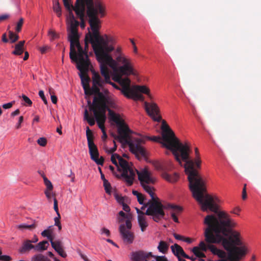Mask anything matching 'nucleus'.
<instances>
[{
    "label": "nucleus",
    "mask_w": 261,
    "mask_h": 261,
    "mask_svg": "<svg viewBox=\"0 0 261 261\" xmlns=\"http://www.w3.org/2000/svg\"><path fill=\"white\" fill-rule=\"evenodd\" d=\"M163 137L165 142L164 145L172 151L176 161L180 165H181V159L185 162L184 167L188 175L189 189L193 197L200 204L201 210L203 211L210 210L218 217V213L220 212H218V206L214 198L206 193V181L198 171V169L201 168L202 162L198 149L195 148V159H190V146L187 143H180L171 129H168Z\"/></svg>",
    "instance_id": "obj_1"
},
{
    "label": "nucleus",
    "mask_w": 261,
    "mask_h": 261,
    "mask_svg": "<svg viewBox=\"0 0 261 261\" xmlns=\"http://www.w3.org/2000/svg\"><path fill=\"white\" fill-rule=\"evenodd\" d=\"M102 96L103 97L101 99L98 97V94L95 96L92 103L90 100L88 101V106L95 109H96V105L103 106L105 113L107 110L109 112V117L110 121L115 123L117 126L118 135H113L114 139L119 140L123 144L128 145L130 151L135 154L139 160L145 158L146 156V151L141 146L143 140L140 138H132L130 137L129 135L132 131L128 125L125 123L119 114L115 113L109 108L115 109L116 106L115 102L103 93Z\"/></svg>",
    "instance_id": "obj_2"
},
{
    "label": "nucleus",
    "mask_w": 261,
    "mask_h": 261,
    "mask_svg": "<svg viewBox=\"0 0 261 261\" xmlns=\"http://www.w3.org/2000/svg\"><path fill=\"white\" fill-rule=\"evenodd\" d=\"M97 12L94 8H89L88 16L89 23L92 30V33L89 32L86 35L85 38V49L83 52L88 57L89 43L92 45L93 49L98 62L100 63L109 55V53L114 50V47L108 45V40H105L100 35L99 29L100 27V20L95 14Z\"/></svg>",
    "instance_id": "obj_3"
},
{
    "label": "nucleus",
    "mask_w": 261,
    "mask_h": 261,
    "mask_svg": "<svg viewBox=\"0 0 261 261\" xmlns=\"http://www.w3.org/2000/svg\"><path fill=\"white\" fill-rule=\"evenodd\" d=\"M116 60L109 55L100 63V68L102 65L109 66L113 70L112 73L113 80L118 83L121 86V91L126 97H130L129 92L131 91L130 80L128 77L123 79V75H137V71L134 69L131 59L125 56H118Z\"/></svg>",
    "instance_id": "obj_4"
},
{
    "label": "nucleus",
    "mask_w": 261,
    "mask_h": 261,
    "mask_svg": "<svg viewBox=\"0 0 261 261\" xmlns=\"http://www.w3.org/2000/svg\"><path fill=\"white\" fill-rule=\"evenodd\" d=\"M76 63V67L80 71V76L85 93L87 95L98 94V97L101 99L103 97L102 93L100 91L99 87H102L104 85V81L98 73L93 71L92 72V86L90 88L89 82L90 79L87 74L88 71L90 62L89 57L84 53L75 55V59L71 60Z\"/></svg>",
    "instance_id": "obj_5"
},
{
    "label": "nucleus",
    "mask_w": 261,
    "mask_h": 261,
    "mask_svg": "<svg viewBox=\"0 0 261 261\" xmlns=\"http://www.w3.org/2000/svg\"><path fill=\"white\" fill-rule=\"evenodd\" d=\"M138 178L144 190L149 194L151 199L149 200V207L145 212L146 215L150 216L156 222H159L164 218L165 215L164 208L165 206L160 201L158 197L154 196V189L149 184H154V179L151 177V173L144 169L138 172Z\"/></svg>",
    "instance_id": "obj_6"
},
{
    "label": "nucleus",
    "mask_w": 261,
    "mask_h": 261,
    "mask_svg": "<svg viewBox=\"0 0 261 261\" xmlns=\"http://www.w3.org/2000/svg\"><path fill=\"white\" fill-rule=\"evenodd\" d=\"M86 5L87 8V15L88 8L90 7L95 10V11L97 12L95 15L98 18H99L98 16L102 17L105 15L106 8L99 1L94 2L93 0H76L74 11L81 21V27L82 28H84L85 27L84 17Z\"/></svg>",
    "instance_id": "obj_7"
},
{
    "label": "nucleus",
    "mask_w": 261,
    "mask_h": 261,
    "mask_svg": "<svg viewBox=\"0 0 261 261\" xmlns=\"http://www.w3.org/2000/svg\"><path fill=\"white\" fill-rule=\"evenodd\" d=\"M111 161L121 172V177L124 180L127 186L132 185L136 174L133 168L129 166L128 162L116 153L112 154Z\"/></svg>",
    "instance_id": "obj_8"
},
{
    "label": "nucleus",
    "mask_w": 261,
    "mask_h": 261,
    "mask_svg": "<svg viewBox=\"0 0 261 261\" xmlns=\"http://www.w3.org/2000/svg\"><path fill=\"white\" fill-rule=\"evenodd\" d=\"M79 22L77 20L71 21L69 33L68 34L70 41L69 57L71 60L75 59V55L83 53V47L79 41V36L77 33V27Z\"/></svg>",
    "instance_id": "obj_9"
},
{
    "label": "nucleus",
    "mask_w": 261,
    "mask_h": 261,
    "mask_svg": "<svg viewBox=\"0 0 261 261\" xmlns=\"http://www.w3.org/2000/svg\"><path fill=\"white\" fill-rule=\"evenodd\" d=\"M96 109L89 107L90 110L93 112L94 118L90 116L88 110L86 109L84 112V119L90 126L94 125L96 120L99 127L102 132L105 130L104 124L107 119L106 115L103 106L96 105Z\"/></svg>",
    "instance_id": "obj_10"
},
{
    "label": "nucleus",
    "mask_w": 261,
    "mask_h": 261,
    "mask_svg": "<svg viewBox=\"0 0 261 261\" xmlns=\"http://www.w3.org/2000/svg\"><path fill=\"white\" fill-rule=\"evenodd\" d=\"M86 136L91 159L97 165H102L104 162V159L102 156L99 159L98 158L99 153L97 148L93 141V135L88 126L86 128Z\"/></svg>",
    "instance_id": "obj_11"
},
{
    "label": "nucleus",
    "mask_w": 261,
    "mask_h": 261,
    "mask_svg": "<svg viewBox=\"0 0 261 261\" xmlns=\"http://www.w3.org/2000/svg\"><path fill=\"white\" fill-rule=\"evenodd\" d=\"M132 224L129 219L125 221V224H121L119 227V232L124 242L132 244L134 240V234L130 231Z\"/></svg>",
    "instance_id": "obj_12"
},
{
    "label": "nucleus",
    "mask_w": 261,
    "mask_h": 261,
    "mask_svg": "<svg viewBox=\"0 0 261 261\" xmlns=\"http://www.w3.org/2000/svg\"><path fill=\"white\" fill-rule=\"evenodd\" d=\"M145 109L150 116H151L155 121H160L161 117L159 115L160 110L158 106L155 103H149L145 102Z\"/></svg>",
    "instance_id": "obj_13"
},
{
    "label": "nucleus",
    "mask_w": 261,
    "mask_h": 261,
    "mask_svg": "<svg viewBox=\"0 0 261 261\" xmlns=\"http://www.w3.org/2000/svg\"><path fill=\"white\" fill-rule=\"evenodd\" d=\"M152 256L151 252H147L143 250L134 252L131 254V259L133 261H143L149 257Z\"/></svg>",
    "instance_id": "obj_14"
},
{
    "label": "nucleus",
    "mask_w": 261,
    "mask_h": 261,
    "mask_svg": "<svg viewBox=\"0 0 261 261\" xmlns=\"http://www.w3.org/2000/svg\"><path fill=\"white\" fill-rule=\"evenodd\" d=\"M202 241H201L200 243H201ZM205 244H206V242L205 241V240L204 239V241H203ZM200 244V243H199ZM206 250L205 251H206ZM192 252L194 254V255L196 256V257L194 256H190L189 258H187V259H190L192 261H195L196 259V258H198V259L199 261H204V259H203V257H205L206 256L205 254L202 252L204 251L202 250L200 247V244H199V246H196L193 248L192 250Z\"/></svg>",
    "instance_id": "obj_15"
},
{
    "label": "nucleus",
    "mask_w": 261,
    "mask_h": 261,
    "mask_svg": "<svg viewBox=\"0 0 261 261\" xmlns=\"http://www.w3.org/2000/svg\"><path fill=\"white\" fill-rule=\"evenodd\" d=\"M101 74L105 77V80H103L104 81V84L108 83L115 88L121 90V88H120L116 84L111 82L110 71L108 67H106L105 65H102L101 67Z\"/></svg>",
    "instance_id": "obj_16"
},
{
    "label": "nucleus",
    "mask_w": 261,
    "mask_h": 261,
    "mask_svg": "<svg viewBox=\"0 0 261 261\" xmlns=\"http://www.w3.org/2000/svg\"><path fill=\"white\" fill-rule=\"evenodd\" d=\"M51 245L55 250L62 257H66L67 254L64 251L62 242L59 240L51 242Z\"/></svg>",
    "instance_id": "obj_17"
},
{
    "label": "nucleus",
    "mask_w": 261,
    "mask_h": 261,
    "mask_svg": "<svg viewBox=\"0 0 261 261\" xmlns=\"http://www.w3.org/2000/svg\"><path fill=\"white\" fill-rule=\"evenodd\" d=\"M172 252L177 257L182 256L184 258H189V256L185 253L181 247L177 244L171 246Z\"/></svg>",
    "instance_id": "obj_18"
},
{
    "label": "nucleus",
    "mask_w": 261,
    "mask_h": 261,
    "mask_svg": "<svg viewBox=\"0 0 261 261\" xmlns=\"http://www.w3.org/2000/svg\"><path fill=\"white\" fill-rule=\"evenodd\" d=\"M34 246L32 244L31 240H26L23 241L21 247L19 249V252L21 254H24L29 252L32 249H34Z\"/></svg>",
    "instance_id": "obj_19"
},
{
    "label": "nucleus",
    "mask_w": 261,
    "mask_h": 261,
    "mask_svg": "<svg viewBox=\"0 0 261 261\" xmlns=\"http://www.w3.org/2000/svg\"><path fill=\"white\" fill-rule=\"evenodd\" d=\"M162 125H163V133L162 134V139H163V134H165L166 133H167V131H168V129H170L169 127V126L166 123V122L165 121H163V124H162ZM148 139L150 140H152L154 142H160L161 143H162V145L166 147V148H167L166 146H165L164 145V143H165V142L164 141V139H163V142H161V138L160 137H157V136H153L152 137H149Z\"/></svg>",
    "instance_id": "obj_20"
},
{
    "label": "nucleus",
    "mask_w": 261,
    "mask_h": 261,
    "mask_svg": "<svg viewBox=\"0 0 261 261\" xmlns=\"http://www.w3.org/2000/svg\"><path fill=\"white\" fill-rule=\"evenodd\" d=\"M167 207L173 210V212L171 213V217L175 222L178 223V219L175 213H180L182 211L181 207L173 204H168Z\"/></svg>",
    "instance_id": "obj_21"
},
{
    "label": "nucleus",
    "mask_w": 261,
    "mask_h": 261,
    "mask_svg": "<svg viewBox=\"0 0 261 261\" xmlns=\"http://www.w3.org/2000/svg\"><path fill=\"white\" fill-rule=\"evenodd\" d=\"M138 221L141 231L142 232L145 231L148 226V223L145 215L138 216Z\"/></svg>",
    "instance_id": "obj_22"
},
{
    "label": "nucleus",
    "mask_w": 261,
    "mask_h": 261,
    "mask_svg": "<svg viewBox=\"0 0 261 261\" xmlns=\"http://www.w3.org/2000/svg\"><path fill=\"white\" fill-rule=\"evenodd\" d=\"M162 177L170 182H175L179 178V175L177 173H174L173 175H170L165 172L162 173Z\"/></svg>",
    "instance_id": "obj_23"
},
{
    "label": "nucleus",
    "mask_w": 261,
    "mask_h": 261,
    "mask_svg": "<svg viewBox=\"0 0 261 261\" xmlns=\"http://www.w3.org/2000/svg\"><path fill=\"white\" fill-rule=\"evenodd\" d=\"M25 41H20L15 45V50L13 51L12 54L15 55H21L23 52V46Z\"/></svg>",
    "instance_id": "obj_24"
},
{
    "label": "nucleus",
    "mask_w": 261,
    "mask_h": 261,
    "mask_svg": "<svg viewBox=\"0 0 261 261\" xmlns=\"http://www.w3.org/2000/svg\"><path fill=\"white\" fill-rule=\"evenodd\" d=\"M49 243L47 241H43L39 242L34 246V249L37 251H42L47 249L49 246Z\"/></svg>",
    "instance_id": "obj_25"
},
{
    "label": "nucleus",
    "mask_w": 261,
    "mask_h": 261,
    "mask_svg": "<svg viewBox=\"0 0 261 261\" xmlns=\"http://www.w3.org/2000/svg\"><path fill=\"white\" fill-rule=\"evenodd\" d=\"M169 249V244L164 241H161L158 246V249L163 254L167 253Z\"/></svg>",
    "instance_id": "obj_26"
},
{
    "label": "nucleus",
    "mask_w": 261,
    "mask_h": 261,
    "mask_svg": "<svg viewBox=\"0 0 261 261\" xmlns=\"http://www.w3.org/2000/svg\"><path fill=\"white\" fill-rule=\"evenodd\" d=\"M135 91L144 94H146L148 96L150 97L149 94V89L145 86H135L134 87Z\"/></svg>",
    "instance_id": "obj_27"
},
{
    "label": "nucleus",
    "mask_w": 261,
    "mask_h": 261,
    "mask_svg": "<svg viewBox=\"0 0 261 261\" xmlns=\"http://www.w3.org/2000/svg\"><path fill=\"white\" fill-rule=\"evenodd\" d=\"M138 92L134 91L131 89V91L129 92L130 97L128 98H133L135 99L143 100L144 97L141 94L138 93Z\"/></svg>",
    "instance_id": "obj_28"
},
{
    "label": "nucleus",
    "mask_w": 261,
    "mask_h": 261,
    "mask_svg": "<svg viewBox=\"0 0 261 261\" xmlns=\"http://www.w3.org/2000/svg\"><path fill=\"white\" fill-rule=\"evenodd\" d=\"M32 261H51L47 257L42 254H38L33 256L32 258Z\"/></svg>",
    "instance_id": "obj_29"
},
{
    "label": "nucleus",
    "mask_w": 261,
    "mask_h": 261,
    "mask_svg": "<svg viewBox=\"0 0 261 261\" xmlns=\"http://www.w3.org/2000/svg\"><path fill=\"white\" fill-rule=\"evenodd\" d=\"M53 10L54 12H56L58 17H60L61 16V8L58 1L54 2V4L53 6Z\"/></svg>",
    "instance_id": "obj_30"
},
{
    "label": "nucleus",
    "mask_w": 261,
    "mask_h": 261,
    "mask_svg": "<svg viewBox=\"0 0 261 261\" xmlns=\"http://www.w3.org/2000/svg\"><path fill=\"white\" fill-rule=\"evenodd\" d=\"M36 227V225L35 223L30 225L22 224L17 226V228L19 229H28L32 230L33 229H34Z\"/></svg>",
    "instance_id": "obj_31"
},
{
    "label": "nucleus",
    "mask_w": 261,
    "mask_h": 261,
    "mask_svg": "<svg viewBox=\"0 0 261 261\" xmlns=\"http://www.w3.org/2000/svg\"><path fill=\"white\" fill-rule=\"evenodd\" d=\"M9 37L10 39V41L11 43L15 42L18 40L19 38V36L18 35L14 34L12 31L9 32Z\"/></svg>",
    "instance_id": "obj_32"
},
{
    "label": "nucleus",
    "mask_w": 261,
    "mask_h": 261,
    "mask_svg": "<svg viewBox=\"0 0 261 261\" xmlns=\"http://www.w3.org/2000/svg\"><path fill=\"white\" fill-rule=\"evenodd\" d=\"M41 235L44 237H47V239L49 240L50 242V243H51V242H54L53 241V238L50 234V231L48 229H45L44 231H43L41 233Z\"/></svg>",
    "instance_id": "obj_33"
},
{
    "label": "nucleus",
    "mask_w": 261,
    "mask_h": 261,
    "mask_svg": "<svg viewBox=\"0 0 261 261\" xmlns=\"http://www.w3.org/2000/svg\"><path fill=\"white\" fill-rule=\"evenodd\" d=\"M103 187H105V190L106 192L109 194H111V186L110 184L107 179H105L103 180Z\"/></svg>",
    "instance_id": "obj_34"
},
{
    "label": "nucleus",
    "mask_w": 261,
    "mask_h": 261,
    "mask_svg": "<svg viewBox=\"0 0 261 261\" xmlns=\"http://www.w3.org/2000/svg\"><path fill=\"white\" fill-rule=\"evenodd\" d=\"M43 180L44 182V184L45 185L46 187V190H53V186L51 184V182L46 177H43Z\"/></svg>",
    "instance_id": "obj_35"
},
{
    "label": "nucleus",
    "mask_w": 261,
    "mask_h": 261,
    "mask_svg": "<svg viewBox=\"0 0 261 261\" xmlns=\"http://www.w3.org/2000/svg\"><path fill=\"white\" fill-rule=\"evenodd\" d=\"M63 1L64 5L67 10H70L71 9H73V10H74L75 6H73L72 5H70L69 0H63Z\"/></svg>",
    "instance_id": "obj_36"
},
{
    "label": "nucleus",
    "mask_w": 261,
    "mask_h": 261,
    "mask_svg": "<svg viewBox=\"0 0 261 261\" xmlns=\"http://www.w3.org/2000/svg\"><path fill=\"white\" fill-rule=\"evenodd\" d=\"M37 142L41 146H45L47 144V140L44 137L39 138Z\"/></svg>",
    "instance_id": "obj_37"
},
{
    "label": "nucleus",
    "mask_w": 261,
    "mask_h": 261,
    "mask_svg": "<svg viewBox=\"0 0 261 261\" xmlns=\"http://www.w3.org/2000/svg\"><path fill=\"white\" fill-rule=\"evenodd\" d=\"M23 23V19L22 18H20L19 21L17 23V26L16 27V31L17 32H19L21 31Z\"/></svg>",
    "instance_id": "obj_38"
},
{
    "label": "nucleus",
    "mask_w": 261,
    "mask_h": 261,
    "mask_svg": "<svg viewBox=\"0 0 261 261\" xmlns=\"http://www.w3.org/2000/svg\"><path fill=\"white\" fill-rule=\"evenodd\" d=\"M21 97L24 102L29 106H31L32 105V101L28 96L23 94Z\"/></svg>",
    "instance_id": "obj_39"
},
{
    "label": "nucleus",
    "mask_w": 261,
    "mask_h": 261,
    "mask_svg": "<svg viewBox=\"0 0 261 261\" xmlns=\"http://www.w3.org/2000/svg\"><path fill=\"white\" fill-rule=\"evenodd\" d=\"M44 193L48 200H50L51 197L55 196V194L52 192V190H45Z\"/></svg>",
    "instance_id": "obj_40"
},
{
    "label": "nucleus",
    "mask_w": 261,
    "mask_h": 261,
    "mask_svg": "<svg viewBox=\"0 0 261 261\" xmlns=\"http://www.w3.org/2000/svg\"><path fill=\"white\" fill-rule=\"evenodd\" d=\"M12 258L11 256L6 255H0V260L1 261H11Z\"/></svg>",
    "instance_id": "obj_41"
},
{
    "label": "nucleus",
    "mask_w": 261,
    "mask_h": 261,
    "mask_svg": "<svg viewBox=\"0 0 261 261\" xmlns=\"http://www.w3.org/2000/svg\"><path fill=\"white\" fill-rule=\"evenodd\" d=\"M115 197L118 203L121 204L124 202V197L118 195V194H115Z\"/></svg>",
    "instance_id": "obj_42"
},
{
    "label": "nucleus",
    "mask_w": 261,
    "mask_h": 261,
    "mask_svg": "<svg viewBox=\"0 0 261 261\" xmlns=\"http://www.w3.org/2000/svg\"><path fill=\"white\" fill-rule=\"evenodd\" d=\"M39 96L41 97V98L42 99V100L43 101L44 103L45 104V105H47V100L46 99V98H45V95H44V92L42 90H40L39 91Z\"/></svg>",
    "instance_id": "obj_43"
},
{
    "label": "nucleus",
    "mask_w": 261,
    "mask_h": 261,
    "mask_svg": "<svg viewBox=\"0 0 261 261\" xmlns=\"http://www.w3.org/2000/svg\"><path fill=\"white\" fill-rule=\"evenodd\" d=\"M152 257L155 258L156 261H168L165 256H154L152 255Z\"/></svg>",
    "instance_id": "obj_44"
},
{
    "label": "nucleus",
    "mask_w": 261,
    "mask_h": 261,
    "mask_svg": "<svg viewBox=\"0 0 261 261\" xmlns=\"http://www.w3.org/2000/svg\"><path fill=\"white\" fill-rule=\"evenodd\" d=\"M49 93L51 95V100L52 101V102L54 104H56L57 103V97L56 95H54V94H52V89L51 88H49Z\"/></svg>",
    "instance_id": "obj_45"
},
{
    "label": "nucleus",
    "mask_w": 261,
    "mask_h": 261,
    "mask_svg": "<svg viewBox=\"0 0 261 261\" xmlns=\"http://www.w3.org/2000/svg\"><path fill=\"white\" fill-rule=\"evenodd\" d=\"M54 210L56 211L57 214H59L58 205V201L56 198H54Z\"/></svg>",
    "instance_id": "obj_46"
},
{
    "label": "nucleus",
    "mask_w": 261,
    "mask_h": 261,
    "mask_svg": "<svg viewBox=\"0 0 261 261\" xmlns=\"http://www.w3.org/2000/svg\"><path fill=\"white\" fill-rule=\"evenodd\" d=\"M113 143L114 144V146L107 151V152L109 153L112 154L117 149V145H116L115 141L114 140Z\"/></svg>",
    "instance_id": "obj_47"
},
{
    "label": "nucleus",
    "mask_w": 261,
    "mask_h": 261,
    "mask_svg": "<svg viewBox=\"0 0 261 261\" xmlns=\"http://www.w3.org/2000/svg\"><path fill=\"white\" fill-rule=\"evenodd\" d=\"M14 102H15L14 101H12L11 102H9V103H7L4 104L2 106V107L4 109H10V108H11L13 106V105L14 103Z\"/></svg>",
    "instance_id": "obj_48"
},
{
    "label": "nucleus",
    "mask_w": 261,
    "mask_h": 261,
    "mask_svg": "<svg viewBox=\"0 0 261 261\" xmlns=\"http://www.w3.org/2000/svg\"><path fill=\"white\" fill-rule=\"evenodd\" d=\"M247 198L246 185L245 184L242 191V199L245 200Z\"/></svg>",
    "instance_id": "obj_49"
},
{
    "label": "nucleus",
    "mask_w": 261,
    "mask_h": 261,
    "mask_svg": "<svg viewBox=\"0 0 261 261\" xmlns=\"http://www.w3.org/2000/svg\"><path fill=\"white\" fill-rule=\"evenodd\" d=\"M49 49V47L47 45L44 46L40 48V51L42 54L45 53L47 50Z\"/></svg>",
    "instance_id": "obj_50"
},
{
    "label": "nucleus",
    "mask_w": 261,
    "mask_h": 261,
    "mask_svg": "<svg viewBox=\"0 0 261 261\" xmlns=\"http://www.w3.org/2000/svg\"><path fill=\"white\" fill-rule=\"evenodd\" d=\"M144 196L142 194H141L139 196L137 197L138 201L140 204H144Z\"/></svg>",
    "instance_id": "obj_51"
},
{
    "label": "nucleus",
    "mask_w": 261,
    "mask_h": 261,
    "mask_svg": "<svg viewBox=\"0 0 261 261\" xmlns=\"http://www.w3.org/2000/svg\"><path fill=\"white\" fill-rule=\"evenodd\" d=\"M122 205V208L123 210L125 212H129L130 208L124 202L123 203H121Z\"/></svg>",
    "instance_id": "obj_52"
},
{
    "label": "nucleus",
    "mask_w": 261,
    "mask_h": 261,
    "mask_svg": "<svg viewBox=\"0 0 261 261\" xmlns=\"http://www.w3.org/2000/svg\"><path fill=\"white\" fill-rule=\"evenodd\" d=\"M23 117L22 116H20L19 118L18 122L16 126V128L18 129L20 127L21 123L23 122Z\"/></svg>",
    "instance_id": "obj_53"
},
{
    "label": "nucleus",
    "mask_w": 261,
    "mask_h": 261,
    "mask_svg": "<svg viewBox=\"0 0 261 261\" xmlns=\"http://www.w3.org/2000/svg\"><path fill=\"white\" fill-rule=\"evenodd\" d=\"M10 17L9 14H3L0 16V22L5 20L8 18H9Z\"/></svg>",
    "instance_id": "obj_54"
},
{
    "label": "nucleus",
    "mask_w": 261,
    "mask_h": 261,
    "mask_svg": "<svg viewBox=\"0 0 261 261\" xmlns=\"http://www.w3.org/2000/svg\"><path fill=\"white\" fill-rule=\"evenodd\" d=\"M58 217L55 218V225H56L57 224H59L60 223V219L61 218V216L60 214H57Z\"/></svg>",
    "instance_id": "obj_55"
},
{
    "label": "nucleus",
    "mask_w": 261,
    "mask_h": 261,
    "mask_svg": "<svg viewBox=\"0 0 261 261\" xmlns=\"http://www.w3.org/2000/svg\"><path fill=\"white\" fill-rule=\"evenodd\" d=\"M173 236L176 239L178 240L183 241V240L184 239V237L180 236L177 233H174Z\"/></svg>",
    "instance_id": "obj_56"
},
{
    "label": "nucleus",
    "mask_w": 261,
    "mask_h": 261,
    "mask_svg": "<svg viewBox=\"0 0 261 261\" xmlns=\"http://www.w3.org/2000/svg\"><path fill=\"white\" fill-rule=\"evenodd\" d=\"M48 33H49V35H50L53 37V39H54L57 37V34L54 31L50 30L49 31Z\"/></svg>",
    "instance_id": "obj_57"
},
{
    "label": "nucleus",
    "mask_w": 261,
    "mask_h": 261,
    "mask_svg": "<svg viewBox=\"0 0 261 261\" xmlns=\"http://www.w3.org/2000/svg\"><path fill=\"white\" fill-rule=\"evenodd\" d=\"M72 10H73V9H71L70 10H68L69 11V16H70V18L71 19V21L72 20H75V19H74V15H73V14L72 13Z\"/></svg>",
    "instance_id": "obj_58"
},
{
    "label": "nucleus",
    "mask_w": 261,
    "mask_h": 261,
    "mask_svg": "<svg viewBox=\"0 0 261 261\" xmlns=\"http://www.w3.org/2000/svg\"><path fill=\"white\" fill-rule=\"evenodd\" d=\"M68 176L69 177H71V180L72 182L74 181V174L72 173L71 170L69 171V174L68 175Z\"/></svg>",
    "instance_id": "obj_59"
},
{
    "label": "nucleus",
    "mask_w": 261,
    "mask_h": 261,
    "mask_svg": "<svg viewBox=\"0 0 261 261\" xmlns=\"http://www.w3.org/2000/svg\"><path fill=\"white\" fill-rule=\"evenodd\" d=\"M102 232L105 233L107 236H110V231L106 228H103L102 229Z\"/></svg>",
    "instance_id": "obj_60"
},
{
    "label": "nucleus",
    "mask_w": 261,
    "mask_h": 261,
    "mask_svg": "<svg viewBox=\"0 0 261 261\" xmlns=\"http://www.w3.org/2000/svg\"><path fill=\"white\" fill-rule=\"evenodd\" d=\"M241 209L239 207H237L233 209L232 211H231V213L233 214H235L237 215H239V213L240 212Z\"/></svg>",
    "instance_id": "obj_61"
},
{
    "label": "nucleus",
    "mask_w": 261,
    "mask_h": 261,
    "mask_svg": "<svg viewBox=\"0 0 261 261\" xmlns=\"http://www.w3.org/2000/svg\"><path fill=\"white\" fill-rule=\"evenodd\" d=\"M136 211H137V214H138V216H140L141 215H143V216L146 215L145 212V213L143 212L141 210H139V208H137Z\"/></svg>",
    "instance_id": "obj_62"
},
{
    "label": "nucleus",
    "mask_w": 261,
    "mask_h": 261,
    "mask_svg": "<svg viewBox=\"0 0 261 261\" xmlns=\"http://www.w3.org/2000/svg\"><path fill=\"white\" fill-rule=\"evenodd\" d=\"M20 113V111L19 109H17L15 111L13 112L11 114V115L12 116H16V115H18Z\"/></svg>",
    "instance_id": "obj_63"
},
{
    "label": "nucleus",
    "mask_w": 261,
    "mask_h": 261,
    "mask_svg": "<svg viewBox=\"0 0 261 261\" xmlns=\"http://www.w3.org/2000/svg\"><path fill=\"white\" fill-rule=\"evenodd\" d=\"M2 41L4 42L7 43L8 42V39L7 38V36L6 34H4L2 36Z\"/></svg>",
    "instance_id": "obj_64"
}]
</instances>
